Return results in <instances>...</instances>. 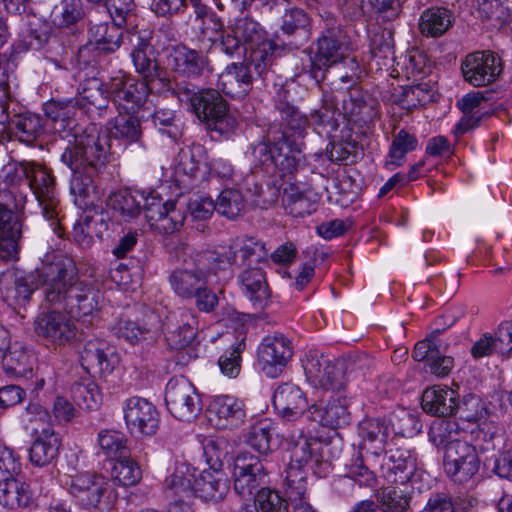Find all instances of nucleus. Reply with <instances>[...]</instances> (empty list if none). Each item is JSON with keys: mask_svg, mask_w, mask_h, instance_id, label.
I'll list each match as a JSON object with an SVG mask.
<instances>
[{"mask_svg": "<svg viewBox=\"0 0 512 512\" xmlns=\"http://www.w3.org/2000/svg\"><path fill=\"white\" fill-rule=\"evenodd\" d=\"M23 180L33 192L41 214L55 233L60 225L59 199L54 178L48 170L34 162L11 160L0 169V258L16 261L22 237L20 211L26 204V194L17 185Z\"/></svg>", "mask_w": 512, "mask_h": 512, "instance_id": "1", "label": "nucleus"}, {"mask_svg": "<svg viewBox=\"0 0 512 512\" xmlns=\"http://www.w3.org/2000/svg\"><path fill=\"white\" fill-rule=\"evenodd\" d=\"M40 277L46 303L65 310L70 317L84 320L98 310L99 290L77 277L71 258L55 253L46 255Z\"/></svg>", "mask_w": 512, "mask_h": 512, "instance_id": "2", "label": "nucleus"}, {"mask_svg": "<svg viewBox=\"0 0 512 512\" xmlns=\"http://www.w3.org/2000/svg\"><path fill=\"white\" fill-rule=\"evenodd\" d=\"M278 109L282 120L286 123V130L275 132L270 130L268 141L272 146L268 148L265 143H260L253 149V156L260 164L273 165L281 176L292 174L300 160L301 143L290 137L302 138L310 127V121L297 108L289 103L281 102Z\"/></svg>", "mask_w": 512, "mask_h": 512, "instance_id": "3", "label": "nucleus"}, {"mask_svg": "<svg viewBox=\"0 0 512 512\" xmlns=\"http://www.w3.org/2000/svg\"><path fill=\"white\" fill-rule=\"evenodd\" d=\"M475 433V444H455L444 452V471L455 483L465 484L472 481L480 467L477 448L481 451L489 450L492 434L485 432L483 427H478Z\"/></svg>", "mask_w": 512, "mask_h": 512, "instance_id": "4", "label": "nucleus"}, {"mask_svg": "<svg viewBox=\"0 0 512 512\" xmlns=\"http://www.w3.org/2000/svg\"><path fill=\"white\" fill-rule=\"evenodd\" d=\"M21 472L19 454L0 444V505L4 508L14 510L32 503L30 485L19 478Z\"/></svg>", "mask_w": 512, "mask_h": 512, "instance_id": "5", "label": "nucleus"}, {"mask_svg": "<svg viewBox=\"0 0 512 512\" xmlns=\"http://www.w3.org/2000/svg\"><path fill=\"white\" fill-rule=\"evenodd\" d=\"M191 109L197 118L204 122L211 131L221 135L233 133L238 122L236 117L228 110L222 96L213 89L185 93Z\"/></svg>", "mask_w": 512, "mask_h": 512, "instance_id": "6", "label": "nucleus"}, {"mask_svg": "<svg viewBox=\"0 0 512 512\" xmlns=\"http://www.w3.org/2000/svg\"><path fill=\"white\" fill-rule=\"evenodd\" d=\"M219 269L208 258V252L198 255L197 259L184 260L182 266L175 268L168 277L171 290L182 299H192L211 283V275Z\"/></svg>", "mask_w": 512, "mask_h": 512, "instance_id": "7", "label": "nucleus"}, {"mask_svg": "<svg viewBox=\"0 0 512 512\" xmlns=\"http://www.w3.org/2000/svg\"><path fill=\"white\" fill-rule=\"evenodd\" d=\"M109 152V144L104 136L93 127L85 135L76 138L75 145L68 147L61 160L70 169L99 170L105 165Z\"/></svg>", "mask_w": 512, "mask_h": 512, "instance_id": "8", "label": "nucleus"}, {"mask_svg": "<svg viewBox=\"0 0 512 512\" xmlns=\"http://www.w3.org/2000/svg\"><path fill=\"white\" fill-rule=\"evenodd\" d=\"M28 421L36 438L30 448L29 457L32 464L42 467L49 464L58 454L60 440L52 426L47 422L48 412L39 404L27 407Z\"/></svg>", "mask_w": 512, "mask_h": 512, "instance_id": "9", "label": "nucleus"}, {"mask_svg": "<svg viewBox=\"0 0 512 512\" xmlns=\"http://www.w3.org/2000/svg\"><path fill=\"white\" fill-rule=\"evenodd\" d=\"M313 65L319 69L335 66L343 83H355L361 77V69L355 58L350 57L348 46L332 37L318 40Z\"/></svg>", "mask_w": 512, "mask_h": 512, "instance_id": "10", "label": "nucleus"}, {"mask_svg": "<svg viewBox=\"0 0 512 512\" xmlns=\"http://www.w3.org/2000/svg\"><path fill=\"white\" fill-rule=\"evenodd\" d=\"M266 257L267 251L264 243L247 236L233 239L228 247H222L220 251L208 252V258L219 270H225L231 265L257 266Z\"/></svg>", "mask_w": 512, "mask_h": 512, "instance_id": "11", "label": "nucleus"}, {"mask_svg": "<svg viewBox=\"0 0 512 512\" xmlns=\"http://www.w3.org/2000/svg\"><path fill=\"white\" fill-rule=\"evenodd\" d=\"M165 402L169 412L178 420L190 422L202 411V402L195 386L185 377L169 380L165 390Z\"/></svg>", "mask_w": 512, "mask_h": 512, "instance_id": "12", "label": "nucleus"}, {"mask_svg": "<svg viewBox=\"0 0 512 512\" xmlns=\"http://www.w3.org/2000/svg\"><path fill=\"white\" fill-rule=\"evenodd\" d=\"M303 369L307 380L316 388L340 390L346 383L345 364L332 361L328 357L310 352L303 360Z\"/></svg>", "mask_w": 512, "mask_h": 512, "instance_id": "13", "label": "nucleus"}, {"mask_svg": "<svg viewBox=\"0 0 512 512\" xmlns=\"http://www.w3.org/2000/svg\"><path fill=\"white\" fill-rule=\"evenodd\" d=\"M154 86L135 78L118 74L111 78L107 92L113 99L118 111L137 113L145 104L149 92Z\"/></svg>", "mask_w": 512, "mask_h": 512, "instance_id": "14", "label": "nucleus"}, {"mask_svg": "<svg viewBox=\"0 0 512 512\" xmlns=\"http://www.w3.org/2000/svg\"><path fill=\"white\" fill-rule=\"evenodd\" d=\"M123 418L132 435L152 436L159 429L157 408L147 399L133 396L122 404Z\"/></svg>", "mask_w": 512, "mask_h": 512, "instance_id": "15", "label": "nucleus"}, {"mask_svg": "<svg viewBox=\"0 0 512 512\" xmlns=\"http://www.w3.org/2000/svg\"><path fill=\"white\" fill-rule=\"evenodd\" d=\"M381 469L390 483L405 484L424 481L428 475L418 467L417 457L406 449L389 450L383 458Z\"/></svg>", "mask_w": 512, "mask_h": 512, "instance_id": "16", "label": "nucleus"}, {"mask_svg": "<svg viewBox=\"0 0 512 512\" xmlns=\"http://www.w3.org/2000/svg\"><path fill=\"white\" fill-rule=\"evenodd\" d=\"M291 341L282 334L268 335L258 347V365L270 378L278 377L292 358Z\"/></svg>", "mask_w": 512, "mask_h": 512, "instance_id": "17", "label": "nucleus"}, {"mask_svg": "<svg viewBox=\"0 0 512 512\" xmlns=\"http://www.w3.org/2000/svg\"><path fill=\"white\" fill-rule=\"evenodd\" d=\"M232 475L234 490L244 500H250L267 477L259 458L248 452H240L236 456Z\"/></svg>", "mask_w": 512, "mask_h": 512, "instance_id": "18", "label": "nucleus"}, {"mask_svg": "<svg viewBox=\"0 0 512 512\" xmlns=\"http://www.w3.org/2000/svg\"><path fill=\"white\" fill-rule=\"evenodd\" d=\"M464 80L474 87H482L496 81L502 72L501 59L490 51L468 54L461 63Z\"/></svg>", "mask_w": 512, "mask_h": 512, "instance_id": "19", "label": "nucleus"}, {"mask_svg": "<svg viewBox=\"0 0 512 512\" xmlns=\"http://www.w3.org/2000/svg\"><path fill=\"white\" fill-rule=\"evenodd\" d=\"M34 331L50 344L60 347L71 343L77 333L72 320L54 309L42 311L35 317Z\"/></svg>", "mask_w": 512, "mask_h": 512, "instance_id": "20", "label": "nucleus"}, {"mask_svg": "<svg viewBox=\"0 0 512 512\" xmlns=\"http://www.w3.org/2000/svg\"><path fill=\"white\" fill-rule=\"evenodd\" d=\"M230 30L236 33L241 41L251 50L250 58L257 69L263 65L266 67L273 54V43L265 38L264 31L259 23L251 18L243 17L236 19L230 25Z\"/></svg>", "mask_w": 512, "mask_h": 512, "instance_id": "21", "label": "nucleus"}, {"mask_svg": "<svg viewBox=\"0 0 512 512\" xmlns=\"http://www.w3.org/2000/svg\"><path fill=\"white\" fill-rule=\"evenodd\" d=\"M64 484L82 506L96 507L107 490L109 481L102 474L82 471L66 475Z\"/></svg>", "mask_w": 512, "mask_h": 512, "instance_id": "22", "label": "nucleus"}, {"mask_svg": "<svg viewBox=\"0 0 512 512\" xmlns=\"http://www.w3.org/2000/svg\"><path fill=\"white\" fill-rule=\"evenodd\" d=\"M198 321L194 313L185 308L171 311L163 322V332L168 345L182 349L190 345L197 334Z\"/></svg>", "mask_w": 512, "mask_h": 512, "instance_id": "23", "label": "nucleus"}, {"mask_svg": "<svg viewBox=\"0 0 512 512\" xmlns=\"http://www.w3.org/2000/svg\"><path fill=\"white\" fill-rule=\"evenodd\" d=\"M206 415L209 423L217 429L236 428L246 418L243 401L230 395L213 397L207 407Z\"/></svg>", "mask_w": 512, "mask_h": 512, "instance_id": "24", "label": "nucleus"}, {"mask_svg": "<svg viewBox=\"0 0 512 512\" xmlns=\"http://www.w3.org/2000/svg\"><path fill=\"white\" fill-rule=\"evenodd\" d=\"M395 429L391 428L390 421L379 418L364 419L359 423L358 434L361 438V449L378 457L386 449L388 442L393 438Z\"/></svg>", "mask_w": 512, "mask_h": 512, "instance_id": "25", "label": "nucleus"}, {"mask_svg": "<svg viewBox=\"0 0 512 512\" xmlns=\"http://www.w3.org/2000/svg\"><path fill=\"white\" fill-rule=\"evenodd\" d=\"M82 365L100 374H110L119 362L113 345L102 339L89 340L81 353Z\"/></svg>", "mask_w": 512, "mask_h": 512, "instance_id": "26", "label": "nucleus"}, {"mask_svg": "<svg viewBox=\"0 0 512 512\" xmlns=\"http://www.w3.org/2000/svg\"><path fill=\"white\" fill-rule=\"evenodd\" d=\"M322 443L315 437L300 433L289 440V463L314 470L322 462Z\"/></svg>", "mask_w": 512, "mask_h": 512, "instance_id": "27", "label": "nucleus"}, {"mask_svg": "<svg viewBox=\"0 0 512 512\" xmlns=\"http://www.w3.org/2000/svg\"><path fill=\"white\" fill-rule=\"evenodd\" d=\"M307 405L304 393L294 384H282L273 394L275 410L281 417L289 421L299 418L305 412Z\"/></svg>", "mask_w": 512, "mask_h": 512, "instance_id": "28", "label": "nucleus"}, {"mask_svg": "<svg viewBox=\"0 0 512 512\" xmlns=\"http://www.w3.org/2000/svg\"><path fill=\"white\" fill-rule=\"evenodd\" d=\"M308 417L330 428L345 426L350 421L348 399L333 396L326 402L314 404L308 409Z\"/></svg>", "mask_w": 512, "mask_h": 512, "instance_id": "29", "label": "nucleus"}, {"mask_svg": "<svg viewBox=\"0 0 512 512\" xmlns=\"http://www.w3.org/2000/svg\"><path fill=\"white\" fill-rule=\"evenodd\" d=\"M131 57L136 71L143 76L145 83L154 88H157V83L168 86L164 73L155 60L153 48L147 40L138 37V43Z\"/></svg>", "mask_w": 512, "mask_h": 512, "instance_id": "30", "label": "nucleus"}, {"mask_svg": "<svg viewBox=\"0 0 512 512\" xmlns=\"http://www.w3.org/2000/svg\"><path fill=\"white\" fill-rule=\"evenodd\" d=\"M487 102L485 93L481 91L467 93L458 101L463 116L453 130L456 137L478 125L481 118L488 113Z\"/></svg>", "mask_w": 512, "mask_h": 512, "instance_id": "31", "label": "nucleus"}, {"mask_svg": "<svg viewBox=\"0 0 512 512\" xmlns=\"http://www.w3.org/2000/svg\"><path fill=\"white\" fill-rule=\"evenodd\" d=\"M512 351V322L501 323L495 334L484 333L471 347V354L475 359Z\"/></svg>", "mask_w": 512, "mask_h": 512, "instance_id": "32", "label": "nucleus"}, {"mask_svg": "<svg viewBox=\"0 0 512 512\" xmlns=\"http://www.w3.org/2000/svg\"><path fill=\"white\" fill-rule=\"evenodd\" d=\"M422 407L425 412L435 416H451L458 408V394L447 386L429 387L423 392Z\"/></svg>", "mask_w": 512, "mask_h": 512, "instance_id": "33", "label": "nucleus"}, {"mask_svg": "<svg viewBox=\"0 0 512 512\" xmlns=\"http://www.w3.org/2000/svg\"><path fill=\"white\" fill-rule=\"evenodd\" d=\"M217 86L230 97H245L252 86L249 68L243 64L231 63L219 75Z\"/></svg>", "mask_w": 512, "mask_h": 512, "instance_id": "34", "label": "nucleus"}, {"mask_svg": "<svg viewBox=\"0 0 512 512\" xmlns=\"http://www.w3.org/2000/svg\"><path fill=\"white\" fill-rule=\"evenodd\" d=\"M318 197L313 191L288 183L283 189L282 203L285 211L293 217H305L317 209Z\"/></svg>", "mask_w": 512, "mask_h": 512, "instance_id": "35", "label": "nucleus"}, {"mask_svg": "<svg viewBox=\"0 0 512 512\" xmlns=\"http://www.w3.org/2000/svg\"><path fill=\"white\" fill-rule=\"evenodd\" d=\"M228 490V478L223 470L206 468L196 475L195 495L206 501L221 500Z\"/></svg>", "mask_w": 512, "mask_h": 512, "instance_id": "36", "label": "nucleus"}, {"mask_svg": "<svg viewBox=\"0 0 512 512\" xmlns=\"http://www.w3.org/2000/svg\"><path fill=\"white\" fill-rule=\"evenodd\" d=\"M168 64L181 75L196 77L202 74L208 62L206 57L196 50L186 46H176L169 55Z\"/></svg>", "mask_w": 512, "mask_h": 512, "instance_id": "37", "label": "nucleus"}, {"mask_svg": "<svg viewBox=\"0 0 512 512\" xmlns=\"http://www.w3.org/2000/svg\"><path fill=\"white\" fill-rule=\"evenodd\" d=\"M476 430L468 433L460 428L459 424L454 420L440 419L435 421L430 428V440L436 446H442L444 452L452 445L460 443H469V438H476Z\"/></svg>", "mask_w": 512, "mask_h": 512, "instance_id": "38", "label": "nucleus"}, {"mask_svg": "<svg viewBox=\"0 0 512 512\" xmlns=\"http://www.w3.org/2000/svg\"><path fill=\"white\" fill-rule=\"evenodd\" d=\"M8 279H13L14 285L6 288L4 292L5 300L9 305L24 307L37 287L34 275L11 270L3 274L1 281H7Z\"/></svg>", "mask_w": 512, "mask_h": 512, "instance_id": "39", "label": "nucleus"}, {"mask_svg": "<svg viewBox=\"0 0 512 512\" xmlns=\"http://www.w3.org/2000/svg\"><path fill=\"white\" fill-rule=\"evenodd\" d=\"M145 197L146 190H119L108 196L107 206L127 221L139 215Z\"/></svg>", "mask_w": 512, "mask_h": 512, "instance_id": "40", "label": "nucleus"}, {"mask_svg": "<svg viewBox=\"0 0 512 512\" xmlns=\"http://www.w3.org/2000/svg\"><path fill=\"white\" fill-rule=\"evenodd\" d=\"M195 480V470L186 464H179L165 479V491L170 496L189 498L195 495Z\"/></svg>", "mask_w": 512, "mask_h": 512, "instance_id": "41", "label": "nucleus"}, {"mask_svg": "<svg viewBox=\"0 0 512 512\" xmlns=\"http://www.w3.org/2000/svg\"><path fill=\"white\" fill-rule=\"evenodd\" d=\"M453 15L446 8L426 9L419 20V28L427 37H439L448 31L452 26Z\"/></svg>", "mask_w": 512, "mask_h": 512, "instance_id": "42", "label": "nucleus"}, {"mask_svg": "<svg viewBox=\"0 0 512 512\" xmlns=\"http://www.w3.org/2000/svg\"><path fill=\"white\" fill-rule=\"evenodd\" d=\"M121 25L113 22L94 24L89 29V45L104 52H114L120 47Z\"/></svg>", "mask_w": 512, "mask_h": 512, "instance_id": "43", "label": "nucleus"}, {"mask_svg": "<svg viewBox=\"0 0 512 512\" xmlns=\"http://www.w3.org/2000/svg\"><path fill=\"white\" fill-rule=\"evenodd\" d=\"M418 140L414 134L400 130L393 136L389 152L385 160V168L393 171L406 161V155L416 149Z\"/></svg>", "mask_w": 512, "mask_h": 512, "instance_id": "44", "label": "nucleus"}, {"mask_svg": "<svg viewBox=\"0 0 512 512\" xmlns=\"http://www.w3.org/2000/svg\"><path fill=\"white\" fill-rule=\"evenodd\" d=\"M115 335L131 345H151L157 338L156 330L141 327L136 322L128 319H120L114 326Z\"/></svg>", "mask_w": 512, "mask_h": 512, "instance_id": "45", "label": "nucleus"}, {"mask_svg": "<svg viewBox=\"0 0 512 512\" xmlns=\"http://www.w3.org/2000/svg\"><path fill=\"white\" fill-rule=\"evenodd\" d=\"M6 351L2 354V365L5 372L10 376H26L31 371L29 366L31 355L26 346L20 342L11 343L9 341Z\"/></svg>", "mask_w": 512, "mask_h": 512, "instance_id": "46", "label": "nucleus"}, {"mask_svg": "<svg viewBox=\"0 0 512 512\" xmlns=\"http://www.w3.org/2000/svg\"><path fill=\"white\" fill-rule=\"evenodd\" d=\"M205 29L203 33L214 44L219 41L220 49L227 55L232 56L241 48L242 41L240 37L233 33L230 28L223 33L222 23L215 17L210 16L205 20Z\"/></svg>", "mask_w": 512, "mask_h": 512, "instance_id": "47", "label": "nucleus"}, {"mask_svg": "<svg viewBox=\"0 0 512 512\" xmlns=\"http://www.w3.org/2000/svg\"><path fill=\"white\" fill-rule=\"evenodd\" d=\"M247 443L262 454L272 451L278 445L274 423L269 419L257 422L249 431Z\"/></svg>", "mask_w": 512, "mask_h": 512, "instance_id": "48", "label": "nucleus"}, {"mask_svg": "<svg viewBox=\"0 0 512 512\" xmlns=\"http://www.w3.org/2000/svg\"><path fill=\"white\" fill-rule=\"evenodd\" d=\"M96 449L97 454L106 459H118L127 450V438L118 430L102 429L97 434Z\"/></svg>", "mask_w": 512, "mask_h": 512, "instance_id": "49", "label": "nucleus"}, {"mask_svg": "<svg viewBox=\"0 0 512 512\" xmlns=\"http://www.w3.org/2000/svg\"><path fill=\"white\" fill-rule=\"evenodd\" d=\"M246 268L240 276L245 293L254 305H262L268 297L263 271L257 266Z\"/></svg>", "mask_w": 512, "mask_h": 512, "instance_id": "50", "label": "nucleus"}, {"mask_svg": "<svg viewBox=\"0 0 512 512\" xmlns=\"http://www.w3.org/2000/svg\"><path fill=\"white\" fill-rule=\"evenodd\" d=\"M136 113L118 111V115L109 123L110 135L116 139L136 142L141 136V128Z\"/></svg>", "mask_w": 512, "mask_h": 512, "instance_id": "51", "label": "nucleus"}, {"mask_svg": "<svg viewBox=\"0 0 512 512\" xmlns=\"http://www.w3.org/2000/svg\"><path fill=\"white\" fill-rule=\"evenodd\" d=\"M42 131L43 122L39 115L25 113L13 121L12 134L23 143H33Z\"/></svg>", "mask_w": 512, "mask_h": 512, "instance_id": "52", "label": "nucleus"}, {"mask_svg": "<svg viewBox=\"0 0 512 512\" xmlns=\"http://www.w3.org/2000/svg\"><path fill=\"white\" fill-rule=\"evenodd\" d=\"M142 477L141 469L137 462L130 457L121 456L115 459L111 469V479L119 486H132L137 484Z\"/></svg>", "mask_w": 512, "mask_h": 512, "instance_id": "53", "label": "nucleus"}, {"mask_svg": "<svg viewBox=\"0 0 512 512\" xmlns=\"http://www.w3.org/2000/svg\"><path fill=\"white\" fill-rule=\"evenodd\" d=\"M216 210L229 219L240 216L245 209V199L236 189H224L221 191L215 203Z\"/></svg>", "mask_w": 512, "mask_h": 512, "instance_id": "54", "label": "nucleus"}, {"mask_svg": "<svg viewBox=\"0 0 512 512\" xmlns=\"http://www.w3.org/2000/svg\"><path fill=\"white\" fill-rule=\"evenodd\" d=\"M71 393L75 403L87 410L97 409L102 401L100 389L92 381L74 384Z\"/></svg>", "mask_w": 512, "mask_h": 512, "instance_id": "55", "label": "nucleus"}, {"mask_svg": "<svg viewBox=\"0 0 512 512\" xmlns=\"http://www.w3.org/2000/svg\"><path fill=\"white\" fill-rule=\"evenodd\" d=\"M185 220V215L182 210L176 208L174 204L170 209H166L165 213L156 214L152 213L150 216V226L155 230L170 234L179 230V228L183 225Z\"/></svg>", "mask_w": 512, "mask_h": 512, "instance_id": "56", "label": "nucleus"}, {"mask_svg": "<svg viewBox=\"0 0 512 512\" xmlns=\"http://www.w3.org/2000/svg\"><path fill=\"white\" fill-rule=\"evenodd\" d=\"M306 469L305 467H296L288 463L284 485L288 498L292 502L298 501L305 496L307 489Z\"/></svg>", "mask_w": 512, "mask_h": 512, "instance_id": "57", "label": "nucleus"}, {"mask_svg": "<svg viewBox=\"0 0 512 512\" xmlns=\"http://www.w3.org/2000/svg\"><path fill=\"white\" fill-rule=\"evenodd\" d=\"M73 176L70 181V191L76 197L75 202L80 203L95 193L92 174L89 169L84 173L83 168L71 169Z\"/></svg>", "mask_w": 512, "mask_h": 512, "instance_id": "58", "label": "nucleus"}, {"mask_svg": "<svg viewBox=\"0 0 512 512\" xmlns=\"http://www.w3.org/2000/svg\"><path fill=\"white\" fill-rule=\"evenodd\" d=\"M254 499L257 512H288L286 501L275 490L263 488Z\"/></svg>", "mask_w": 512, "mask_h": 512, "instance_id": "59", "label": "nucleus"}, {"mask_svg": "<svg viewBox=\"0 0 512 512\" xmlns=\"http://www.w3.org/2000/svg\"><path fill=\"white\" fill-rule=\"evenodd\" d=\"M431 99V93L426 84H417L402 88L399 105L407 110L423 105Z\"/></svg>", "mask_w": 512, "mask_h": 512, "instance_id": "60", "label": "nucleus"}, {"mask_svg": "<svg viewBox=\"0 0 512 512\" xmlns=\"http://www.w3.org/2000/svg\"><path fill=\"white\" fill-rule=\"evenodd\" d=\"M342 101L345 115L349 117H359L363 120L372 116V114L369 113V110L372 109V106L366 104L360 90L354 89L349 93L348 98L344 97Z\"/></svg>", "mask_w": 512, "mask_h": 512, "instance_id": "61", "label": "nucleus"}, {"mask_svg": "<svg viewBox=\"0 0 512 512\" xmlns=\"http://www.w3.org/2000/svg\"><path fill=\"white\" fill-rule=\"evenodd\" d=\"M347 475L360 485L371 486L375 482L374 473L364 464L362 455L358 452L346 464Z\"/></svg>", "mask_w": 512, "mask_h": 512, "instance_id": "62", "label": "nucleus"}, {"mask_svg": "<svg viewBox=\"0 0 512 512\" xmlns=\"http://www.w3.org/2000/svg\"><path fill=\"white\" fill-rule=\"evenodd\" d=\"M389 421L391 428L395 429L393 436L398 434L403 437H411L421 429L419 421L406 410H401L400 414L394 415Z\"/></svg>", "mask_w": 512, "mask_h": 512, "instance_id": "63", "label": "nucleus"}, {"mask_svg": "<svg viewBox=\"0 0 512 512\" xmlns=\"http://www.w3.org/2000/svg\"><path fill=\"white\" fill-rule=\"evenodd\" d=\"M80 16L77 3L74 0H63L52 10V21L57 26L73 24Z\"/></svg>", "mask_w": 512, "mask_h": 512, "instance_id": "64", "label": "nucleus"}]
</instances>
